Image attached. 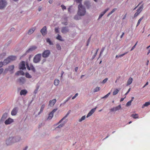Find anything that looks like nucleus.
<instances>
[{
    "mask_svg": "<svg viewBox=\"0 0 150 150\" xmlns=\"http://www.w3.org/2000/svg\"><path fill=\"white\" fill-rule=\"evenodd\" d=\"M86 11L85 7L81 4H79L78 6V14L80 16H84L86 13Z\"/></svg>",
    "mask_w": 150,
    "mask_h": 150,
    "instance_id": "obj_1",
    "label": "nucleus"
},
{
    "mask_svg": "<svg viewBox=\"0 0 150 150\" xmlns=\"http://www.w3.org/2000/svg\"><path fill=\"white\" fill-rule=\"evenodd\" d=\"M19 140L20 139H18V137H10L7 139L6 143L8 145H10L12 143L18 142Z\"/></svg>",
    "mask_w": 150,
    "mask_h": 150,
    "instance_id": "obj_2",
    "label": "nucleus"
},
{
    "mask_svg": "<svg viewBox=\"0 0 150 150\" xmlns=\"http://www.w3.org/2000/svg\"><path fill=\"white\" fill-rule=\"evenodd\" d=\"M16 59V56H10L4 60V65H6L11 61L15 60Z\"/></svg>",
    "mask_w": 150,
    "mask_h": 150,
    "instance_id": "obj_3",
    "label": "nucleus"
},
{
    "mask_svg": "<svg viewBox=\"0 0 150 150\" xmlns=\"http://www.w3.org/2000/svg\"><path fill=\"white\" fill-rule=\"evenodd\" d=\"M41 56V54H38L35 55L33 58V62L35 63H37L40 61Z\"/></svg>",
    "mask_w": 150,
    "mask_h": 150,
    "instance_id": "obj_4",
    "label": "nucleus"
},
{
    "mask_svg": "<svg viewBox=\"0 0 150 150\" xmlns=\"http://www.w3.org/2000/svg\"><path fill=\"white\" fill-rule=\"evenodd\" d=\"M7 3L5 0H0V9H2L5 7Z\"/></svg>",
    "mask_w": 150,
    "mask_h": 150,
    "instance_id": "obj_5",
    "label": "nucleus"
},
{
    "mask_svg": "<svg viewBox=\"0 0 150 150\" xmlns=\"http://www.w3.org/2000/svg\"><path fill=\"white\" fill-rule=\"evenodd\" d=\"M14 68V66L13 65H11L8 67V68L6 69L3 72L4 74L6 73V72L8 71L11 72L13 71Z\"/></svg>",
    "mask_w": 150,
    "mask_h": 150,
    "instance_id": "obj_6",
    "label": "nucleus"
},
{
    "mask_svg": "<svg viewBox=\"0 0 150 150\" xmlns=\"http://www.w3.org/2000/svg\"><path fill=\"white\" fill-rule=\"evenodd\" d=\"M50 54V51L49 50L45 51L42 54V56L43 57L46 58L48 57Z\"/></svg>",
    "mask_w": 150,
    "mask_h": 150,
    "instance_id": "obj_7",
    "label": "nucleus"
},
{
    "mask_svg": "<svg viewBox=\"0 0 150 150\" xmlns=\"http://www.w3.org/2000/svg\"><path fill=\"white\" fill-rule=\"evenodd\" d=\"M13 122V120L10 118H9L4 122L5 124L6 125H9Z\"/></svg>",
    "mask_w": 150,
    "mask_h": 150,
    "instance_id": "obj_8",
    "label": "nucleus"
},
{
    "mask_svg": "<svg viewBox=\"0 0 150 150\" xmlns=\"http://www.w3.org/2000/svg\"><path fill=\"white\" fill-rule=\"evenodd\" d=\"M19 69L23 70L26 69L25 67V62L24 61H22L19 64Z\"/></svg>",
    "mask_w": 150,
    "mask_h": 150,
    "instance_id": "obj_9",
    "label": "nucleus"
},
{
    "mask_svg": "<svg viewBox=\"0 0 150 150\" xmlns=\"http://www.w3.org/2000/svg\"><path fill=\"white\" fill-rule=\"evenodd\" d=\"M40 32L43 35H45L47 33L46 27L44 26L41 30Z\"/></svg>",
    "mask_w": 150,
    "mask_h": 150,
    "instance_id": "obj_10",
    "label": "nucleus"
},
{
    "mask_svg": "<svg viewBox=\"0 0 150 150\" xmlns=\"http://www.w3.org/2000/svg\"><path fill=\"white\" fill-rule=\"evenodd\" d=\"M27 68L28 70H32L34 72L35 71V70L34 67L31 65H30V66H29L28 63L26 64Z\"/></svg>",
    "mask_w": 150,
    "mask_h": 150,
    "instance_id": "obj_11",
    "label": "nucleus"
},
{
    "mask_svg": "<svg viewBox=\"0 0 150 150\" xmlns=\"http://www.w3.org/2000/svg\"><path fill=\"white\" fill-rule=\"evenodd\" d=\"M18 82L21 84L24 83L25 81V78L21 77L18 79Z\"/></svg>",
    "mask_w": 150,
    "mask_h": 150,
    "instance_id": "obj_12",
    "label": "nucleus"
},
{
    "mask_svg": "<svg viewBox=\"0 0 150 150\" xmlns=\"http://www.w3.org/2000/svg\"><path fill=\"white\" fill-rule=\"evenodd\" d=\"M56 102V100L54 99L52 100H50L49 102L48 105L50 106H53Z\"/></svg>",
    "mask_w": 150,
    "mask_h": 150,
    "instance_id": "obj_13",
    "label": "nucleus"
},
{
    "mask_svg": "<svg viewBox=\"0 0 150 150\" xmlns=\"http://www.w3.org/2000/svg\"><path fill=\"white\" fill-rule=\"evenodd\" d=\"M121 108V106L120 105H119L117 106H116L115 107H113L110 110V111L112 112L113 111H116L117 110H119Z\"/></svg>",
    "mask_w": 150,
    "mask_h": 150,
    "instance_id": "obj_14",
    "label": "nucleus"
},
{
    "mask_svg": "<svg viewBox=\"0 0 150 150\" xmlns=\"http://www.w3.org/2000/svg\"><path fill=\"white\" fill-rule=\"evenodd\" d=\"M37 47L35 46H33L31 47L30 48H29L26 52V53H28L29 52H30L33 51L36 49Z\"/></svg>",
    "mask_w": 150,
    "mask_h": 150,
    "instance_id": "obj_15",
    "label": "nucleus"
},
{
    "mask_svg": "<svg viewBox=\"0 0 150 150\" xmlns=\"http://www.w3.org/2000/svg\"><path fill=\"white\" fill-rule=\"evenodd\" d=\"M18 112V108L17 107L14 108L11 112V115H16Z\"/></svg>",
    "mask_w": 150,
    "mask_h": 150,
    "instance_id": "obj_16",
    "label": "nucleus"
},
{
    "mask_svg": "<svg viewBox=\"0 0 150 150\" xmlns=\"http://www.w3.org/2000/svg\"><path fill=\"white\" fill-rule=\"evenodd\" d=\"M69 31V29L67 27H64L62 28L61 32L63 33H66Z\"/></svg>",
    "mask_w": 150,
    "mask_h": 150,
    "instance_id": "obj_17",
    "label": "nucleus"
},
{
    "mask_svg": "<svg viewBox=\"0 0 150 150\" xmlns=\"http://www.w3.org/2000/svg\"><path fill=\"white\" fill-rule=\"evenodd\" d=\"M28 91L25 89L22 90L20 92V95L21 96L24 95L25 96L27 93Z\"/></svg>",
    "mask_w": 150,
    "mask_h": 150,
    "instance_id": "obj_18",
    "label": "nucleus"
},
{
    "mask_svg": "<svg viewBox=\"0 0 150 150\" xmlns=\"http://www.w3.org/2000/svg\"><path fill=\"white\" fill-rule=\"evenodd\" d=\"M109 10V8H108L105 10L103 12L101 13L98 17V19L101 18L103 15Z\"/></svg>",
    "mask_w": 150,
    "mask_h": 150,
    "instance_id": "obj_19",
    "label": "nucleus"
},
{
    "mask_svg": "<svg viewBox=\"0 0 150 150\" xmlns=\"http://www.w3.org/2000/svg\"><path fill=\"white\" fill-rule=\"evenodd\" d=\"M24 72L21 70L18 71L16 73V75H24Z\"/></svg>",
    "mask_w": 150,
    "mask_h": 150,
    "instance_id": "obj_20",
    "label": "nucleus"
},
{
    "mask_svg": "<svg viewBox=\"0 0 150 150\" xmlns=\"http://www.w3.org/2000/svg\"><path fill=\"white\" fill-rule=\"evenodd\" d=\"M7 117V113H4L2 115L1 120L3 121Z\"/></svg>",
    "mask_w": 150,
    "mask_h": 150,
    "instance_id": "obj_21",
    "label": "nucleus"
},
{
    "mask_svg": "<svg viewBox=\"0 0 150 150\" xmlns=\"http://www.w3.org/2000/svg\"><path fill=\"white\" fill-rule=\"evenodd\" d=\"M132 78L131 77H130L127 81V86H128L131 84L132 82Z\"/></svg>",
    "mask_w": 150,
    "mask_h": 150,
    "instance_id": "obj_22",
    "label": "nucleus"
},
{
    "mask_svg": "<svg viewBox=\"0 0 150 150\" xmlns=\"http://www.w3.org/2000/svg\"><path fill=\"white\" fill-rule=\"evenodd\" d=\"M131 117L134 119L138 118H139V115L137 114H132L131 115Z\"/></svg>",
    "mask_w": 150,
    "mask_h": 150,
    "instance_id": "obj_23",
    "label": "nucleus"
},
{
    "mask_svg": "<svg viewBox=\"0 0 150 150\" xmlns=\"http://www.w3.org/2000/svg\"><path fill=\"white\" fill-rule=\"evenodd\" d=\"M53 116V114L50 112L49 114V115L47 117V120H49L51 119L52 118Z\"/></svg>",
    "mask_w": 150,
    "mask_h": 150,
    "instance_id": "obj_24",
    "label": "nucleus"
},
{
    "mask_svg": "<svg viewBox=\"0 0 150 150\" xmlns=\"http://www.w3.org/2000/svg\"><path fill=\"white\" fill-rule=\"evenodd\" d=\"M45 105L44 104H43L42 105L40 109V111L38 113V114H40V113H42V111L44 109V108L45 107Z\"/></svg>",
    "mask_w": 150,
    "mask_h": 150,
    "instance_id": "obj_25",
    "label": "nucleus"
},
{
    "mask_svg": "<svg viewBox=\"0 0 150 150\" xmlns=\"http://www.w3.org/2000/svg\"><path fill=\"white\" fill-rule=\"evenodd\" d=\"M35 30V28H32L29 30L28 32V34L30 35L32 34L34 31Z\"/></svg>",
    "mask_w": 150,
    "mask_h": 150,
    "instance_id": "obj_26",
    "label": "nucleus"
},
{
    "mask_svg": "<svg viewBox=\"0 0 150 150\" xmlns=\"http://www.w3.org/2000/svg\"><path fill=\"white\" fill-rule=\"evenodd\" d=\"M143 8V5H142L139 8L137 9V10L140 12L142 11Z\"/></svg>",
    "mask_w": 150,
    "mask_h": 150,
    "instance_id": "obj_27",
    "label": "nucleus"
},
{
    "mask_svg": "<svg viewBox=\"0 0 150 150\" xmlns=\"http://www.w3.org/2000/svg\"><path fill=\"white\" fill-rule=\"evenodd\" d=\"M59 80L58 79H55L54 80V85L57 86L58 85L59 83Z\"/></svg>",
    "mask_w": 150,
    "mask_h": 150,
    "instance_id": "obj_28",
    "label": "nucleus"
},
{
    "mask_svg": "<svg viewBox=\"0 0 150 150\" xmlns=\"http://www.w3.org/2000/svg\"><path fill=\"white\" fill-rule=\"evenodd\" d=\"M149 105H150V101L149 102H146L143 105L142 108H143L144 107L147 106Z\"/></svg>",
    "mask_w": 150,
    "mask_h": 150,
    "instance_id": "obj_29",
    "label": "nucleus"
},
{
    "mask_svg": "<svg viewBox=\"0 0 150 150\" xmlns=\"http://www.w3.org/2000/svg\"><path fill=\"white\" fill-rule=\"evenodd\" d=\"M6 54L5 53H3L0 55V59H3L6 56Z\"/></svg>",
    "mask_w": 150,
    "mask_h": 150,
    "instance_id": "obj_30",
    "label": "nucleus"
},
{
    "mask_svg": "<svg viewBox=\"0 0 150 150\" xmlns=\"http://www.w3.org/2000/svg\"><path fill=\"white\" fill-rule=\"evenodd\" d=\"M144 18V16H142L141 18H140L138 20L137 23V25L136 27L138 26L140 24V22L142 21V20Z\"/></svg>",
    "mask_w": 150,
    "mask_h": 150,
    "instance_id": "obj_31",
    "label": "nucleus"
},
{
    "mask_svg": "<svg viewBox=\"0 0 150 150\" xmlns=\"http://www.w3.org/2000/svg\"><path fill=\"white\" fill-rule=\"evenodd\" d=\"M57 39L61 41H64V40L62 39V37L59 35H58L57 37L56 38Z\"/></svg>",
    "mask_w": 150,
    "mask_h": 150,
    "instance_id": "obj_32",
    "label": "nucleus"
},
{
    "mask_svg": "<svg viewBox=\"0 0 150 150\" xmlns=\"http://www.w3.org/2000/svg\"><path fill=\"white\" fill-rule=\"evenodd\" d=\"M119 91V90H118L117 89H116L113 92V95H116L118 93Z\"/></svg>",
    "mask_w": 150,
    "mask_h": 150,
    "instance_id": "obj_33",
    "label": "nucleus"
},
{
    "mask_svg": "<svg viewBox=\"0 0 150 150\" xmlns=\"http://www.w3.org/2000/svg\"><path fill=\"white\" fill-rule=\"evenodd\" d=\"M69 112H68L67 114V115H66L63 118H62L61 120H60L59 122L57 123V124H59L60 123H61V122L63 120H64V119L67 116H68V115H69Z\"/></svg>",
    "mask_w": 150,
    "mask_h": 150,
    "instance_id": "obj_34",
    "label": "nucleus"
},
{
    "mask_svg": "<svg viewBox=\"0 0 150 150\" xmlns=\"http://www.w3.org/2000/svg\"><path fill=\"white\" fill-rule=\"evenodd\" d=\"M116 10H117L116 8H114V9H113L108 14V16H109L110 15H111Z\"/></svg>",
    "mask_w": 150,
    "mask_h": 150,
    "instance_id": "obj_35",
    "label": "nucleus"
},
{
    "mask_svg": "<svg viewBox=\"0 0 150 150\" xmlns=\"http://www.w3.org/2000/svg\"><path fill=\"white\" fill-rule=\"evenodd\" d=\"M140 13V12L137 10V12L135 13V14L134 15V17H137L139 15Z\"/></svg>",
    "mask_w": 150,
    "mask_h": 150,
    "instance_id": "obj_36",
    "label": "nucleus"
},
{
    "mask_svg": "<svg viewBox=\"0 0 150 150\" xmlns=\"http://www.w3.org/2000/svg\"><path fill=\"white\" fill-rule=\"evenodd\" d=\"M46 41L47 42L49 43L50 45H53L52 43L51 42L50 39L49 38L47 39Z\"/></svg>",
    "mask_w": 150,
    "mask_h": 150,
    "instance_id": "obj_37",
    "label": "nucleus"
},
{
    "mask_svg": "<svg viewBox=\"0 0 150 150\" xmlns=\"http://www.w3.org/2000/svg\"><path fill=\"white\" fill-rule=\"evenodd\" d=\"M86 118V116L85 115L83 116L81 119H79V122H81L83 120H84Z\"/></svg>",
    "mask_w": 150,
    "mask_h": 150,
    "instance_id": "obj_38",
    "label": "nucleus"
},
{
    "mask_svg": "<svg viewBox=\"0 0 150 150\" xmlns=\"http://www.w3.org/2000/svg\"><path fill=\"white\" fill-rule=\"evenodd\" d=\"M57 48L58 50H60L61 49V47L59 44H57L56 45Z\"/></svg>",
    "mask_w": 150,
    "mask_h": 150,
    "instance_id": "obj_39",
    "label": "nucleus"
},
{
    "mask_svg": "<svg viewBox=\"0 0 150 150\" xmlns=\"http://www.w3.org/2000/svg\"><path fill=\"white\" fill-rule=\"evenodd\" d=\"M100 87H96L94 89V92H95L98 91L100 90Z\"/></svg>",
    "mask_w": 150,
    "mask_h": 150,
    "instance_id": "obj_40",
    "label": "nucleus"
},
{
    "mask_svg": "<svg viewBox=\"0 0 150 150\" xmlns=\"http://www.w3.org/2000/svg\"><path fill=\"white\" fill-rule=\"evenodd\" d=\"M25 76L28 78H31L32 77L28 73H25Z\"/></svg>",
    "mask_w": 150,
    "mask_h": 150,
    "instance_id": "obj_41",
    "label": "nucleus"
},
{
    "mask_svg": "<svg viewBox=\"0 0 150 150\" xmlns=\"http://www.w3.org/2000/svg\"><path fill=\"white\" fill-rule=\"evenodd\" d=\"M96 108L92 109L89 112H90L91 114H93L95 112Z\"/></svg>",
    "mask_w": 150,
    "mask_h": 150,
    "instance_id": "obj_42",
    "label": "nucleus"
},
{
    "mask_svg": "<svg viewBox=\"0 0 150 150\" xmlns=\"http://www.w3.org/2000/svg\"><path fill=\"white\" fill-rule=\"evenodd\" d=\"M128 52H126L125 53L119 55H118V57H123L124 55H125V54H127L128 53Z\"/></svg>",
    "mask_w": 150,
    "mask_h": 150,
    "instance_id": "obj_43",
    "label": "nucleus"
},
{
    "mask_svg": "<svg viewBox=\"0 0 150 150\" xmlns=\"http://www.w3.org/2000/svg\"><path fill=\"white\" fill-rule=\"evenodd\" d=\"M74 19L76 20H78L80 19L79 17L78 16V15H76L74 17Z\"/></svg>",
    "mask_w": 150,
    "mask_h": 150,
    "instance_id": "obj_44",
    "label": "nucleus"
},
{
    "mask_svg": "<svg viewBox=\"0 0 150 150\" xmlns=\"http://www.w3.org/2000/svg\"><path fill=\"white\" fill-rule=\"evenodd\" d=\"M110 92L108 93L107 95H105L104 97H103L102 98H107L110 95Z\"/></svg>",
    "mask_w": 150,
    "mask_h": 150,
    "instance_id": "obj_45",
    "label": "nucleus"
},
{
    "mask_svg": "<svg viewBox=\"0 0 150 150\" xmlns=\"http://www.w3.org/2000/svg\"><path fill=\"white\" fill-rule=\"evenodd\" d=\"M98 50H99V49H97V50H96V53H95L94 55H93V57H92V59H94L95 58V57H96V55L97 54V52H98Z\"/></svg>",
    "mask_w": 150,
    "mask_h": 150,
    "instance_id": "obj_46",
    "label": "nucleus"
},
{
    "mask_svg": "<svg viewBox=\"0 0 150 150\" xmlns=\"http://www.w3.org/2000/svg\"><path fill=\"white\" fill-rule=\"evenodd\" d=\"M132 102H131L130 100L126 104V105L127 106H129L130 105H131Z\"/></svg>",
    "mask_w": 150,
    "mask_h": 150,
    "instance_id": "obj_47",
    "label": "nucleus"
},
{
    "mask_svg": "<svg viewBox=\"0 0 150 150\" xmlns=\"http://www.w3.org/2000/svg\"><path fill=\"white\" fill-rule=\"evenodd\" d=\"M64 125V124H60L57 127V128H61V127H63Z\"/></svg>",
    "mask_w": 150,
    "mask_h": 150,
    "instance_id": "obj_48",
    "label": "nucleus"
},
{
    "mask_svg": "<svg viewBox=\"0 0 150 150\" xmlns=\"http://www.w3.org/2000/svg\"><path fill=\"white\" fill-rule=\"evenodd\" d=\"M61 7H62V9L64 10V9H66V7L64 5H62L61 6Z\"/></svg>",
    "mask_w": 150,
    "mask_h": 150,
    "instance_id": "obj_49",
    "label": "nucleus"
},
{
    "mask_svg": "<svg viewBox=\"0 0 150 150\" xmlns=\"http://www.w3.org/2000/svg\"><path fill=\"white\" fill-rule=\"evenodd\" d=\"M137 42H136V43L135 44V45L132 47L131 49V51L132 50H133L134 49V48L135 47L137 43Z\"/></svg>",
    "mask_w": 150,
    "mask_h": 150,
    "instance_id": "obj_50",
    "label": "nucleus"
},
{
    "mask_svg": "<svg viewBox=\"0 0 150 150\" xmlns=\"http://www.w3.org/2000/svg\"><path fill=\"white\" fill-rule=\"evenodd\" d=\"M108 80V78H105V79L104 80H103V82H102V83H105L106 82V81H107Z\"/></svg>",
    "mask_w": 150,
    "mask_h": 150,
    "instance_id": "obj_51",
    "label": "nucleus"
},
{
    "mask_svg": "<svg viewBox=\"0 0 150 150\" xmlns=\"http://www.w3.org/2000/svg\"><path fill=\"white\" fill-rule=\"evenodd\" d=\"M105 48L104 47L102 48L100 52V54H101L103 53V52L104 51V50H105Z\"/></svg>",
    "mask_w": 150,
    "mask_h": 150,
    "instance_id": "obj_52",
    "label": "nucleus"
},
{
    "mask_svg": "<svg viewBox=\"0 0 150 150\" xmlns=\"http://www.w3.org/2000/svg\"><path fill=\"white\" fill-rule=\"evenodd\" d=\"M76 2L77 3H79L80 4H81V3L82 1V0H75Z\"/></svg>",
    "mask_w": 150,
    "mask_h": 150,
    "instance_id": "obj_53",
    "label": "nucleus"
},
{
    "mask_svg": "<svg viewBox=\"0 0 150 150\" xmlns=\"http://www.w3.org/2000/svg\"><path fill=\"white\" fill-rule=\"evenodd\" d=\"M78 93H76L75 95L72 98V99H75L76 97L78 96Z\"/></svg>",
    "mask_w": 150,
    "mask_h": 150,
    "instance_id": "obj_54",
    "label": "nucleus"
},
{
    "mask_svg": "<svg viewBox=\"0 0 150 150\" xmlns=\"http://www.w3.org/2000/svg\"><path fill=\"white\" fill-rule=\"evenodd\" d=\"M57 109H54V110H53L51 112L54 114V113L57 111Z\"/></svg>",
    "mask_w": 150,
    "mask_h": 150,
    "instance_id": "obj_55",
    "label": "nucleus"
},
{
    "mask_svg": "<svg viewBox=\"0 0 150 150\" xmlns=\"http://www.w3.org/2000/svg\"><path fill=\"white\" fill-rule=\"evenodd\" d=\"M92 114H91V113L90 112H88V113L87 114L86 117H89L91 115H92Z\"/></svg>",
    "mask_w": 150,
    "mask_h": 150,
    "instance_id": "obj_56",
    "label": "nucleus"
},
{
    "mask_svg": "<svg viewBox=\"0 0 150 150\" xmlns=\"http://www.w3.org/2000/svg\"><path fill=\"white\" fill-rule=\"evenodd\" d=\"M55 31L56 33L59 32V29L57 28H55Z\"/></svg>",
    "mask_w": 150,
    "mask_h": 150,
    "instance_id": "obj_57",
    "label": "nucleus"
},
{
    "mask_svg": "<svg viewBox=\"0 0 150 150\" xmlns=\"http://www.w3.org/2000/svg\"><path fill=\"white\" fill-rule=\"evenodd\" d=\"M3 65H5L4 64V62H3V63L2 62H0V68L1 67H2V66Z\"/></svg>",
    "mask_w": 150,
    "mask_h": 150,
    "instance_id": "obj_58",
    "label": "nucleus"
},
{
    "mask_svg": "<svg viewBox=\"0 0 150 150\" xmlns=\"http://www.w3.org/2000/svg\"><path fill=\"white\" fill-rule=\"evenodd\" d=\"M124 34H125L124 33H122V35L120 36V38H122V37H123V35H124Z\"/></svg>",
    "mask_w": 150,
    "mask_h": 150,
    "instance_id": "obj_59",
    "label": "nucleus"
},
{
    "mask_svg": "<svg viewBox=\"0 0 150 150\" xmlns=\"http://www.w3.org/2000/svg\"><path fill=\"white\" fill-rule=\"evenodd\" d=\"M41 10H42V7H39V8H38L39 11H41Z\"/></svg>",
    "mask_w": 150,
    "mask_h": 150,
    "instance_id": "obj_60",
    "label": "nucleus"
},
{
    "mask_svg": "<svg viewBox=\"0 0 150 150\" xmlns=\"http://www.w3.org/2000/svg\"><path fill=\"white\" fill-rule=\"evenodd\" d=\"M78 69V67H76V68H75V70L76 71H77Z\"/></svg>",
    "mask_w": 150,
    "mask_h": 150,
    "instance_id": "obj_61",
    "label": "nucleus"
},
{
    "mask_svg": "<svg viewBox=\"0 0 150 150\" xmlns=\"http://www.w3.org/2000/svg\"><path fill=\"white\" fill-rule=\"evenodd\" d=\"M38 88H39V87H38L36 89V90L35 91V93H36L37 92V91L38 90Z\"/></svg>",
    "mask_w": 150,
    "mask_h": 150,
    "instance_id": "obj_62",
    "label": "nucleus"
},
{
    "mask_svg": "<svg viewBox=\"0 0 150 150\" xmlns=\"http://www.w3.org/2000/svg\"><path fill=\"white\" fill-rule=\"evenodd\" d=\"M52 0H50L49 1V3L50 4H52Z\"/></svg>",
    "mask_w": 150,
    "mask_h": 150,
    "instance_id": "obj_63",
    "label": "nucleus"
},
{
    "mask_svg": "<svg viewBox=\"0 0 150 150\" xmlns=\"http://www.w3.org/2000/svg\"><path fill=\"white\" fill-rule=\"evenodd\" d=\"M124 98H121L120 100V101L121 102L124 100Z\"/></svg>",
    "mask_w": 150,
    "mask_h": 150,
    "instance_id": "obj_64",
    "label": "nucleus"
}]
</instances>
